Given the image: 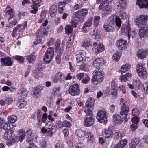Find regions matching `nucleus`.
I'll list each match as a JSON object with an SVG mask.
<instances>
[{
    "instance_id": "34",
    "label": "nucleus",
    "mask_w": 148,
    "mask_h": 148,
    "mask_svg": "<svg viewBox=\"0 0 148 148\" xmlns=\"http://www.w3.org/2000/svg\"><path fill=\"white\" fill-rule=\"evenodd\" d=\"M86 135L87 136L88 140L91 143L93 142L94 140V136L93 133L90 132L86 133Z\"/></svg>"
},
{
    "instance_id": "54",
    "label": "nucleus",
    "mask_w": 148,
    "mask_h": 148,
    "mask_svg": "<svg viewBox=\"0 0 148 148\" xmlns=\"http://www.w3.org/2000/svg\"><path fill=\"white\" fill-rule=\"evenodd\" d=\"M143 91L145 94H148V84L145 83L143 85Z\"/></svg>"
},
{
    "instance_id": "1",
    "label": "nucleus",
    "mask_w": 148,
    "mask_h": 148,
    "mask_svg": "<svg viewBox=\"0 0 148 148\" xmlns=\"http://www.w3.org/2000/svg\"><path fill=\"white\" fill-rule=\"evenodd\" d=\"M120 105L121 106V111L120 114L124 118L125 121L127 122V116L129 111V108L127 101L123 98L120 100Z\"/></svg>"
},
{
    "instance_id": "21",
    "label": "nucleus",
    "mask_w": 148,
    "mask_h": 148,
    "mask_svg": "<svg viewBox=\"0 0 148 148\" xmlns=\"http://www.w3.org/2000/svg\"><path fill=\"white\" fill-rule=\"evenodd\" d=\"M1 60L2 62L5 66H10L12 65L13 62L10 57H5L1 58Z\"/></svg>"
},
{
    "instance_id": "43",
    "label": "nucleus",
    "mask_w": 148,
    "mask_h": 148,
    "mask_svg": "<svg viewBox=\"0 0 148 148\" xmlns=\"http://www.w3.org/2000/svg\"><path fill=\"white\" fill-rule=\"evenodd\" d=\"M19 133V134L20 136L19 140L20 142H22L25 137V132L23 130H20Z\"/></svg>"
},
{
    "instance_id": "20",
    "label": "nucleus",
    "mask_w": 148,
    "mask_h": 148,
    "mask_svg": "<svg viewBox=\"0 0 148 148\" xmlns=\"http://www.w3.org/2000/svg\"><path fill=\"white\" fill-rule=\"evenodd\" d=\"M148 54V50L147 49H140L137 53L138 57L140 59H144L145 58Z\"/></svg>"
},
{
    "instance_id": "52",
    "label": "nucleus",
    "mask_w": 148,
    "mask_h": 148,
    "mask_svg": "<svg viewBox=\"0 0 148 148\" xmlns=\"http://www.w3.org/2000/svg\"><path fill=\"white\" fill-rule=\"evenodd\" d=\"M39 7L37 5L35 6V5L32 4L31 6L32 10H31L30 12L34 14H36L38 10V8Z\"/></svg>"
},
{
    "instance_id": "35",
    "label": "nucleus",
    "mask_w": 148,
    "mask_h": 148,
    "mask_svg": "<svg viewBox=\"0 0 148 148\" xmlns=\"http://www.w3.org/2000/svg\"><path fill=\"white\" fill-rule=\"evenodd\" d=\"M18 103L19 104V107L20 108H23L26 105L27 102L25 100L20 99L18 101Z\"/></svg>"
},
{
    "instance_id": "15",
    "label": "nucleus",
    "mask_w": 148,
    "mask_h": 148,
    "mask_svg": "<svg viewBox=\"0 0 148 148\" xmlns=\"http://www.w3.org/2000/svg\"><path fill=\"white\" fill-rule=\"evenodd\" d=\"M64 45L61 44V41L59 39L57 40L56 42L55 49L56 51H58L59 53H62L64 49Z\"/></svg>"
},
{
    "instance_id": "29",
    "label": "nucleus",
    "mask_w": 148,
    "mask_h": 148,
    "mask_svg": "<svg viewBox=\"0 0 148 148\" xmlns=\"http://www.w3.org/2000/svg\"><path fill=\"white\" fill-rule=\"evenodd\" d=\"M113 132L110 128H108L105 130L104 136L107 138H112L113 136Z\"/></svg>"
},
{
    "instance_id": "60",
    "label": "nucleus",
    "mask_w": 148,
    "mask_h": 148,
    "mask_svg": "<svg viewBox=\"0 0 148 148\" xmlns=\"http://www.w3.org/2000/svg\"><path fill=\"white\" fill-rule=\"evenodd\" d=\"M42 0H32V3L33 5H35V6L37 5L40 6L39 4Z\"/></svg>"
},
{
    "instance_id": "23",
    "label": "nucleus",
    "mask_w": 148,
    "mask_h": 148,
    "mask_svg": "<svg viewBox=\"0 0 148 148\" xmlns=\"http://www.w3.org/2000/svg\"><path fill=\"white\" fill-rule=\"evenodd\" d=\"M136 4L140 8L144 7L147 8L148 6V0H138Z\"/></svg>"
},
{
    "instance_id": "4",
    "label": "nucleus",
    "mask_w": 148,
    "mask_h": 148,
    "mask_svg": "<svg viewBox=\"0 0 148 148\" xmlns=\"http://www.w3.org/2000/svg\"><path fill=\"white\" fill-rule=\"evenodd\" d=\"M94 100L93 98L90 97L87 100L86 104L84 109V112L86 115L90 116L92 113L94 107Z\"/></svg>"
},
{
    "instance_id": "62",
    "label": "nucleus",
    "mask_w": 148,
    "mask_h": 148,
    "mask_svg": "<svg viewBox=\"0 0 148 148\" xmlns=\"http://www.w3.org/2000/svg\"><path fill=\"white\" fill-rule=\"evenodd\" d=\"M62 53H59L56 57V61L58 64H60L61 62V57Z\"/></svg>"
},
{
    "instance_id": "26",
    "label": "nucleus",
    "mask_w": 148,
    "mask_h": 148,
    "mask_svg": "<svg viewBox=\"0 0 148 148\" xmlns=\"http://www.w3.org/2000/svg\"><path fill=\"white\" fill-rule=\"evenodd\" d=\"M112 10V8L110 5H106L103 8V12L102 13V14L106 16L110 13Z\"/></svg>"
},
{
    "instance_id": "5",
    "label": "nucleus",
    "mask_w": 148,
    "mask_h": 148,
    "mask_svg": "<svg viewBox=\"0 0 148 148\" xmlns=\"http://www.w3.org/2000/svg\"><path fill=\"white\" fill-rule=\"evenodd\" d=\"M54 55V49L53 47L48 48L46 50L44 56L45 62L49 63L51 62Z\"/></svg>"
},
{
    "instance_id": "40",
    "label": "nucleus",
    "mask_w": 148,
    "mask_h": 148,
    "mask_svg": "<svg viewBox=\"0 0 148 148\" xmlns=\"http://www.w3.org/2000/svg\"><path fill=\"white\" fill-rule=\"evenodd\" d=\"M104 49V47L103 45L102 44H99L97 47L96 52V53H99L103 51Z\"/></svg>"
},
{
    "instance_id": "56",
    "label": "nucleus",
    "mask_w": 148,
    "mask_h": 148,
    "mask_svg": "<svg viewBox=\"0 0 148 148\" xmlns=\"http://www.w3.org/2000/svg\"><path fill=\"white\" fill-rule=\"evenodd\" d=\"M2 127L4 130L6 131H8L11 130V127L9 123H5L4 125Z\"/></svg>"
},
{
    "instance_id": "10",
    "label": "nucleus",
    "mask_w": 148,
    "mask_h": 148,
    "mask_svg": "<svg viewBox=\"0 0 148 148\" xmlns=\"http://www.w3.org/2000/svg\"><path fill=\"white\" fill-rule=\"evenodd\" d=\"M97 118L100 123L104 122L107 118V113L105 111L100 110L97 113Z\"/></svg>"
},
{
    "instance_id": "17",
    "label": "nucleus",
    "mask_w": 148,
    "mask_h": 148,
    "mask_svg": "<svg viewBox=\"0 0 148 148\" xmlns=\"http://www.w3.org/2000/svg\"><path fill=\"white\" fill-rule=\"evenodd\" d=\"M139 29V35L141 37H143L146 36L148 32V25L145 24L141 26Z\"/></svg>"
},
{
    "instance_id": "8",
    "label": "nucleus",
    "mask_w": 148,
    "mask_h": 148,
    "mask_svg": "<svg viewBox=\"0 0 148 148\" xmlns=\"http://www.w3.org/2000/svg\"><path fill=\"white\" fill-rule=\"evenodd\" d=\"M52 81L54 83L59 82L61 84H65V75L61 72H57L54 76Z\"/></svg>"
},
{
    "instance_id": "12",
    "label": "nucleus",
    "mask_w": 148,
    "mask_h": 148,
    "mask_svg": "<svg viewBox=\"0 0 148 148\" xmlns=\"http://www.w3.org/2000/svg\"><path fill=\"white\" fill-rule=\"evenodd\" d=\"M94 122V118L93 116H89L84 118V125L87 127H90L93 125Z\"/></svg>"
},
{
    "instance_id": "28",
    "label": "nucleus",
    "mask_w": 148,
    "mask_h": 148,
    "mask_svg": "<svg viewBox=\"0 0 148 148\" xmlns=\"http://www.w3.org/2000/svg\"><path fill=\"white\" fill-rule=\"evenodd\" d=\"M127 143V140L126 139L122 140L116 145L114 148H125Z\"/></svg>"
},
{
    "instance_id": "25",
    "label": "nucleus",
    "mask_w": 148,
    "mask_h": 148,
    "mask_svg": "<svg viewBox=\"0 0 148 148\" xmlns=\"http://www.w3.org/2000/svg\"><path fill=\"white\" fill-rule=\"evenodd\" d=\"M104 64V60L103 58H97L94 61L93 65L94 67L97 68L99 66H102Z\"/></svg>"
},
{
    "instance_id": "41",
    "label": "nucleus",
    "mask_w": 148,
    "mask_h": 148,
    "mask_svg": "<svg viewBox=\"0 0 148 148\" xmlns=\"http://www.w3.org/2000/svg\"><path fill=\"white\" fill-rule=\"evenodd\" d=\"M76 134L77 136L79 137H84L86 133L80 129H77L76 131Z\"/></svg>"
},
{
    "instance_id": "38",
    "label": "nucleus",
    "mask_w": 148,
    "mask_h": 148,
    "mask_svg": "<svg viewBox=\"0 0 148 148\" xmlns=\"http://www.w3.org/2000/svg\"><path fill=\"white\" fill-rule=\"evenodd\" d=\"M17 116L14 115L10 116L8 118V120L9 123H14L17 120Z\"/></svg>"
},
{
    "instance_id": "45",
    "label": "nucleus",
    "mask_w": 148,
    "mask_h": 148,
    "mask_svg": "<svg viewBox=\"0 0 148 148\" xmlns=\"http://www.w3.org/2000/svg\"><path fill=\"white\" fill-rule=\"evenodd\" d=\"M18 94H20L21 97H24L27 95V92L26 89H22L19 90Z\"/></svg>"
},
{
    "instance_id": "32",
    "label": "nucleus",
    "mask_w": 148,
    "mask_h": 148,
    "mask_svg": "<svg viewBox=\"0 0 148 148\" xmlns=\"http://www.w3.org/2000/svg\"><path fill=\"white\" fill-rule=\"evenodd\" d=\"M43 73L42 72L40 71L39 70H36L34 72V77L36 79L39 77H42V76Z\"/></svg>"
},
{
    "instance_id": "30",
    "label": "nucleus",
    "mask_w": 148,
    "mask_h": 148,
    "mask_svg": "<svg viewBox=\"0 0 148 148\" xmlns=\"http://www.w3.org/2000/svg\"><path fill=\"white\" fill-rule=\"evenodd\" d=\"M131 76V74L128 73H127L126 75H123L121 76L120 78V79L122 82H126L130 79Z\"/></svg>"
},
{
    "instance_id": "53",
    "label": "nucleus",
    "mask_w": 148,
    "mask_h": 148,
    "mask_svg": "<svg viewBox=\"0 0 148 148\" xmlns=\"http://www.w3.org/2000/svg\"><path fill=\"white\" fill-rule=\"evenodd\" d=\"M115 22L116 26L118 27H120L121 26V21L120 18L118 17L115 18Z\"/></svg>"
},
{
    "instance_id": "58",
    "label": "nucleus",
    "mask_w": 148,
    "mask_h": 148,
    "mask_svg": "<svg viewBox=\"0 0 148 148\" xmlns=\"http://www.w3.org/2000/svg\"><path fill=\"white\" fill-rule=\"evenodd\" d=\"M140 141V139L135 138L132 139L131 143H134L135 145H137L139 143Z\"/></svg>"
},
{
    "instance_id": "27",
    "label": "nucleus",
    "mask_w": 148,
    "mask_h": 148,
    "mask_svg": "<svg viewBox=\"0 0 148 148\" xmlns=\"http://www.w3.org/2000/svg\"><path fill=\"white\" fill-rule=\"evenodd\" d=\"M113 121L115 124H120L122 122L123 119L119 115L115 114L113 116Z\"/></svg>"
},
{
    "instance_id": "51",
    "label": "nucleus",
    "mask_w": 148,
    "mask_h": 148,
    "mask_svg": "<svg viewBox=\"0 0 148 148\" xmlns=\"http://www.w3.org/2000/svg\"><path fill=\"white\" fill-rule=\"evenodd\" d=\"M27 26V23L26 22H24L21 25H18L16 27L18 28V30L20 31L21 30H24Z\"/></svg>"
},
{
    "instance_id": "46",
    "label": "nucleus",
    "mask_w": 148,
    "mask_h": 148,
    "mask_svg": "<svg viewBox=\"0 0 148 148\" xmlns=\"http://www.w3.org/2000/svg\"><path fill=\"white\" fill-rule=\"evenodd\" d=\"M39 145L41 148H47V143L45 140H42L39 142Z\"/></svg>"
},
{
    "instance_id": "42",
    "label": "nucleus",
    "mask_w": 148,
    "mask_h": 148,
    "mask_svg": "<svg viewBox=\"0 0 148 148\" xmlns=\"http://www.w3.org/2000/svg\"><path fill=\"white\" fill-rule=\"evenodd\" d=\"M93 18L92 17L90 18L84 24V25L87 27H90L92 24Z\"/></svg>"
},
{
    "instance_id": "11",
    "label": "nucleus",
    "mask_w": 148,
    "mask_h": 148,
    "mask_svg": "<svg viewBox=\"0 0 148 148\" xmlns=\"http://www.w3.org/2000/svg\"><path fill=\"white\" fill-rule=\"evenodd\" d=\"M103 27L105 31L107 32H113L115 30L114 23L112 21L108 23L105 24Z\"/></svg>"
},
{
    "instance_id": "3",
    "label": "nucleus",
    "mask_w": 148,
    "mask_h": 148,
    "mask_svg": "<svg viewBox=\"0 0 148 148\" xmlns=\"http://www.w3.org/2000/svg\"><path fill=\"white\" fill-rule=\"evenodd\" d=\"M137 73L141 78L145 79L148 75L147 70L145 66L141 63L137 64L136 65Z\"/></svg>"
},
{
    "instance_id": "7",
    "label": "nucleus",
    "mask_w": 148,
    "mask_h": 148,
    "mask_svg": "<svg viewBox=\"0 0 148 148\" xmlns=\"http://www.w3.org/2000/svg\"><path fill=\"white\" fill-rule=\"evenodd\" d=\"M88 10L86 9H83L79 10L75 12L74 19L75 21L79 22L83 20L88 14Z\"/></svg>"
},
{
    "instance_id": "64",
    "label": "nucleus",
    "mask_w": 148,
    "mask_h": 148,
    "mask_svg": "<svg viewBox=\"0 0 148 148\" xmlns=\"http://www.w3.org/2000/svg\"><path fill=\"white\" fill-rule=\"evenodd\" d=\"M120 16L121 18L125 19L126 18L127 15L123 11H121L120 13Z\"/></svg>"
},
{
    "instance_id": "49",
    "label": "nucleus",
    "mask_w": 148,
    "mask_h": 148,
    "mask_svg": "<svg viewBox=\"0 0 148 148\" xmlns=\"http://www.w3.org/2000/svg\"><path fill=\"white\" fill-rule=\"evenodd\" d=\"M120 52L119 51L116 52L114 53L113 56V59L115 61H118L120 58Z\"/></svg>"
},
{
    "instance_id": "37",
    "label": "nucleus",
    "mask_w": 148,
    "mask_h": 148,
    "mask_svg": "<svg viewBox=\"0 0 148 148\" xmlns=\"http://www.w3.org/2000/svg\"><path fill=\"white\" fill-rule=\"evenodd\" d=\"M47 132L49 135H52L55 130V126L53 125H50L48 126Z\"/></svg>"
},
{
    "instance_id": "31",
    "label": "nucleus",
    "mask_w": 148,
    "mask_h": 148,
    "mask_svg": "<svg viewBox=\"0 0 148 148\" xmlns=\"http://www.w3.org/2000/svg\"><path fill=\"white\" fill-rule=\"evenodd\" d=\"M57 12V7L56 5H53L51 6L49 11L51 16L54 17L56 14Z\"/></svg>"
},
{
    "instance_id": "18",
    "label": "nucleus",
    "mask_w": 148,
    "mask_h": 148,
    "mask_svg": "<svg viewBox=\"0 0 148 148\" xmlns=\"http://www.w3.org/2000/svg\"><path fill=\"white\" fill-rule=\"evenodd\" d=\"M132 124L131 127L132 131H134L138 127L139 119L136 117H133L131 120Z\"/></svg>"
},
{
    "instance_id": "39",
    "label": "nucleus",
    "mask_w": 148,
    "mask_h": 148,
    "mask_svg": "<svg viewBox=\"0 0 148 148\" xmlns=\"http://www.w3.org/2000/svg\"><path fill=\"white\" fill-rule=\"evenodd\" d=\"M26 58L29 63H33L35 60V57L34 55L31 54L26 56Z\"/></svg>"
},
{
    "instance_id": "9",
    "label": "nucleus",
    "mask_w": 148,
    "mask_h": 148,
    "mask_svg": "<svg viewBox=\"0 0 148 148\" xmlns=\"http://www.w3.org/2000/svg\"><path fill=\"white\" fill-rule=\"evenodd\" d=\"M69 92L73 96L78 95L80 93L78 85L76 84L70 86L69 89Z\"/></svg>"
},
{
    "instance_id": "19",
    "label": "nucleus",
    "mask_w": 148,
    "mask_h": 148,
    "mask_svg": "<svg viewBox=\"0 0 148 148\" xmlns=\"http://www.w3.org/2000/svg\"><path fill=\"white\" fill-rule=\"evenodd\" d=\"M86 53L84 50L79 51L76 55L77 62H79L84 60Z\"/></svg>"
},
{
    "instance_id": "50",
    "label": "nucleus",
    "mask_w": 148,
    "mask_h": 148,
    "mask_svg": "<svg viewBox=\"0 0 148 148\" xmlns=\"http://www.w3.org/2000/svg\"><path fill=\"white\" fill-rule=\"evenodd\" d=\"M80 69L81 70L86 71H88L89 70V66L87 64H83L81 65Z\"/></svg>"
},
{
    "instance_id": "22",
    "label": "nucleus",
    "mask_w": 148,
    "mask_h": 148,
    "mask_svg": "<svg viewBox=\"0 0 148 148\" xmlns=\"http://www.w3.org/2000/svg\"><path fill=\"white\" fill-rule=\"evenodd\" d=\"M36 35L37 39L38 40V38L43 37L45 35H47V32L46 31L44 28H41L37 31ZM39 39L40 38H39Z\"/></svg>"
},
{
    "instance_id": "16",
    "label": "nucleus",
    "mask_w": 148,
    "mask_h": 148,
    "mask_svg": "<svg viewBox=\"0 0 148 148\" xmlns=\"http://www.w3.org/2000/svg\"><path fill=\"white\" fill-rule=\"evenodd\" d=\"M5 15L6 16H9L8 20H10L13 18L14 15V10L11 8L9 5H7V8L5 10Z\"/></svg>"
},
{
    "instance_id": "55",
    "label": "nucleus",
    "mask_w": 148,
    "mask_h": 148,
    "mask_svg": "<svg viewBox=\"0 0 148 148\" xmlns=\"http://www.w3.org/2000/svg\"><path fill=\"white\" fill-rule=\"evenodd\" d=\"M91 45L90 41L88 40H85L83 42L82 44V46L86 48L88 47Z\"/></svg>"
},
{
    "instance_id": "47",
    "label": "nucleus",
    "mask_w": 148,
    "mask_h": 148,
    "mask_svg": "<svg viewBox=\"0 0 148 148\" xmlns=\"http://www.w3.org/2000/svg\"><path fill=\"white\" fill-rule=\"evenodd\" d=\"M65 29L67 34H70L72 32L73 28L70 25H68L66 27Z\"/></svg>"
},
{
    "instance_id": "6",
    "label": "nucleus",
    "mask_w": 148,
    "mask_h": 148,
    "mask_svg": "<svg viewBox=\"0 0 148 148\" xmlns=\"http://www.w3.org/2000/svg\"><path fill=\"white\" fill-rule=\"evenodd\" d=\"M121 30L122 34L124 35L127 34L129 39H130L131 37L133 38L136 34V31L134 30H132L130 26L129 25L123 26Z\"/></svg>"
},
{
    "instance_id": "2",
    "label": "nucleus",
    "mask_w": 148,
    "mask_h": 148,
    "mask_svg": "<svg viewBox=\"0 0 148 148\" xmlns=\"http://www.w3.org/2000/svg\"><path fill=\"white\" fill-rule=\"evenodd\" d=\"M104 73L101 69H96L93 72L92 83L94 84L101 83L103 79Z\"/></svg>"
},
{
    "instance_id": "24",
    "label": "nucleus",
    "mask_w": 148,
    "mask_h": 148,
    "mask_svg": "<svg viewBox=\"0 0 148 148\" xmlns=\"http://www.w3.org/2000/svg\"><path fill=\"white\" fill-rule=\"evenodd\" d=\"M14 131L10 130L9 131H6L5 133L4 137L5 140H10L14 136Z\"/></svg>"
},
{
    "instance_id": "48",
    "label": "nucleus",
    "mask_w": 148,
    "mask_h": 148,
    "mask_svg": "<svg viewBox=\"0 0 148 148\" xmlns=\"http://www.w3.org/2000/svg\"><path fill=\"white\" fill-rule=\"evenodd\" d=\"M127 0H119V3L120 6L123 8H125L127 5Z\"/></svg>"
},
{
    "instance_id": "63",
    "label": "nucleus",
    "mask_w": 148,
    "mask_h": 148,
    "mask_svg": "<svg viewBox=\"0 0 148 148\" xmlns=\"http://www.w3.org/2000/svg\"><path fill=\"white\" fill-rule=\"evenodd\" d=\"M15 142V140L14 138H12L11 140H8L7 141V144L8 146H10L13 144Z\"/></svg>"
},
{
    "instance_id": "36",
    "label": "nucleus",
    "mask_w": 148,
    "mask_h": 148,
    "mask_svg": "<svg viewBox=\"0 0 148 148\" xmlns=\"http://www.w3.org/2000/svg\"><path fill=\"white\" fill-rule=\"evenodd\" d=\"M140 21H143V23H146L148 20V15H141L137 17Z\"/></svg>"
},
{
    "instance_id": "44",
    "label": "nucleus",
    "mask_w": 148,
    "mask_h": 148,
    "mask_svg": "<svg viewBox=\"0 0 148 148\" xmlns=\"http://www.w3.org/2000/svg\"><path fill=\"white\" fill-rule=\"evenodd\" d=\"M135 22L136 25L138 27H141L145 24H147L146 23H143V21H140L139 19L138 20L137 18L135 20Z\"/></svg>"
},
{
    "instance_id": "57",
    "label": "nucleus",
    "mask_w": 148,
    "mask_h": 148,
    "mask_svg": "<svg viewBox=\"0 0 148 148\" xmlns=\"http://www.w3.org/2000/svg\"><path fill=\"white\" fill-rule=\"evenodd\" d=\"M90 78L87 75H85L82 80V82L84 84L88 83L90 80Z\"/></svg>"
},
{
    "instance_id": "61",
    "label": "nucleus",
    "mask_w": 148,
    "mask_h": 148,
    "mask_svg": "<svg viewBox=\"0 0 148 148\" xmlns=\"http://www.w3.org/2000/svg\"><path fill=\"white\" fill-rule=\"evenodd\" d=\"M56 127L58 129L62 128L64 127V124L63 122L60 121H58L56 122Z\"/></svg>"
},
{
    "instance_id": "59",
    "label": "nucleus",
    "mask_w": 148,
    "mask_h": 148,
    "mask_svg": "<svg viewBox=\"0 0 148 148\" xmlns=\"http://www.w3.org/2000/svg\"><path fill=\"white\" fill-rule=\"evenodd\" d=\"M13 58L21 62H23L24 60L23 57L20 56H13Z\"/></svg>"
},
{
    "instance_id": "33",
    "label": "nucleus",
    "mask_w": 148,
    "mask_h": 148,
    "mask_svg": "<svg viewBox=\"0 0 148 148\" xmlns=\"http://www.w3.org/2000/svg\"><path fill=\"white\" fill-rule=\"evenodd\" d=\"M131 67V65L128 64H126L123 65L121 68V72L123 73L125 72L128 71Z\"/></svg>"
},
{
    "instance_id": "14",
    "label": "nucleus",
    "mask_w": 148,
    "mask_h": 148,
    "mask_svg": "<svg viewBox=\"0 0 148 148\" xmlns=\"http://www.w3.org/2000/svg\"><path fill=\"white\" fill-rule=\"evenodd\" d=\"M116 45L119 49L125 50L127 47V41L125 40L120 39L116 42Z\"/></svg>"
},
{
    "instance_id": "13",
    "label": "nucleus",
    "mask_w": 148,
    "mask_h": 148,
    "mask_svg": "<svg viewBox=\"0 0 148 148\" xmlns=\"http://www.w3.org/2000/svg\"><path fill=\"white\" fill-rule=\"evenodd\" d=\"M43 86H38L35 88L32 94L33 97L36 98L38 99L41 97L42 94L41 91L44 88Z\"/></svg>"
}]
</instances>
